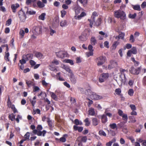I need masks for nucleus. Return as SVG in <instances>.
Segmentation results:
<instances>
[{
	"instance_id": "nucleus-1",
	"label": "nucleus",
	"mask_w": 146,
	"mask_h": 146,
	"mask_svg": "<svg viewBox=\"0 0 146 146\" xmlns=\"http://www.w3.org/2000/svg\"><path fill=\"white\" fill-rule=\"evenodd\" d=\"M80 90L82 93L88 95L92 100H98L102 98V96L92 92L90 89H88V90L86 91V90L85 89L81 88L80 89Z\"/></svg>"
},
{
	"instance_id": "nucleus-2",
	"label": "nucleus",
	"mask_w": 146,
	"mask_h": 146,
	"mask_svg": "<svg viewBox=\"0 0 146 146\" xmlns=\"http://www.w3.org/2000/svg\"><path fill=\"white\" fill-rule=\"evenodd\" d=\"M114 15L117 18H120L121 20H125L126 18L125 13L123 11L118 10L114 12Z\"/></svg>"
},
{
	"instance_id": "nucleus-3",
	"label": "nucleus",
	"mask_w": 146,
	"mask_h": 146,
	"mask_svg": "<svg viewBox=\"0 0 146 146\" xmlns=\"http://www.w3.org/2000/svg\"><path fill=\"white\" fill-rule=\"evenodd\" d=\"M121 73L120 77V80L121 84H124L127 81V79L126 76V73H127V71L123 69H120V70Z\"/></svg>"
},
{
	"instance_id": "nucleus-4",
	"label": "nucleus",
	"mask_w": 146,
	"mask_h": 146,
	"mask_svg": "<svg viewBox=\"0 0 146 146\" xmlns=\"http://www.w3.org/2000/svg\"><path fill=\"white\" fill-rule=\"evenodd\" d=\"M18 17L20 18L21 21L22 22L25 21L26 18V15L25 13L21 9L18 13Z\"/></svg>"
},
{
	"instance_id": "nucleus-5",
	"label": "nucleus",
	"mask_w": 146,
	"mask_h": 146,
	"mask_svg": "<svg viewBox=\"0 0 146 146\" xmlns=\"http://www.w3.org/2000/svg\"><path fill=\"white\" fill-rule=\"evenodd\" d=\"M97 16L98 15L97 13L96 12H94L93 13L92 15L91 16L90 19H88V21L90 23V27H92L94 22L95 18L96 17H97Z\"/></svg>"
},
{
	"instance_id": "nucleus-6",
	"label": "nucleus",
	"mask_w": 146,
	"mask_h": 146,
	"mask_svg": "<svg viewBox=\"0 0 146 146\" xmlns=\"http://www.w3.org/2000/svg\"><path fill=\"white\" fill-rule=\"evenodd\" d=\"M105 58L104 56H101L97 58V65L101 66L105 62Z\"/></svg>"
},
{
	"instance_id": "nucleus-7",
	"label": "nucleus",
	"mask_w": 146,
	"mask_h": 146,
	"mask_svg": "<svg viewBox=\"0 0 146 146\" xmlns=\"http://www.w3.org/2000/svg\"><path fill=\"white\" fill-rule=\"evenodd\" d=\"M56 54L57 57L60 58L65 57L66 56V53L62 51L56 52Z\"/></svg>"
},
{
	"instance_id": "nucleus-8",
	"label": "nucleus",
	"mask_w": 146,
	"mask_h": 146,
	"mask_svg": "<svg viewBox=\"0 0 146 146\" xmlns=\"http://www.w3.org/2000/svg\"><path fill=\"white\" fill-rule=\"evenodd\" d=\"M70 79L71 83L73 84H75L77 81L76 77H75L73 73L70 74Z\"/></svg>"
},
{
	"instance_id": "nucleus-9",
	"label": "nucleus",
	"mask_w": 146,
	"mask_h": 146,
	"mask_svg": "<svg viewBox=\"0 0 146 146\" xmlns=\"http://www.w3.org/2000/svg\"><path fill=\"white\" fill-rule=\"evenodd\" d=\"M19 5L18 3L13 4L11 5V8L12 11L14 13H15L16 12V9L19 7Z\"/></svg>"
},
{
	"instance_id": "nucleus-10",
	"label": "nucleus",
	"mask_w": 146,
	"mask_h": 146,
	"mask_svg": "<svg viewBox=\"0 0 146 146\" xmlns=\"http://www.w3.org/2000/svg\"><path fill=\"white\" fill-rule=\"evenodd\" d=\"M80 15H78L77 16H75L74 17V18L75 19L77 20H80L81 19L82 17L85 16L86 15V13L84 12L83 11H82Z\"/></svg>"
},
{
	"instance_id": "nucleus-11",
	"label": "nucleus",
	"mask_w": 146,
	"mask_h": 146,
	"mask_svg": "<svg viewBox=\"0 0 146 146\" xmlns=\"http://www.w3.org/2000/svg\"><path fill=\"white\" fill-rule=\"evenodd\" d=\"M82 11H84L83 9L80 7H77L75 8V12L76 14V15H78Z\"/></svg>"
},
{
	"instance_id": "nucleus-12",
	"label": "nucleus",
	"mask_w": 146,
	"mask_h": 146,
	"mask_svg": "<svg viewBox=\"0 0 146 146\" xmlns=\"http://www.w3.org/2000/svg\"><path fill=\"white\" fill-rule=\"evenodd\" d=\"M36 13V12L35 11H34L33 10L29 9L27 8V10L26 12V14L27 15H32L35 14Z\"/></svg>"
},
{
	"instance_id": "nucleus-13",
	"label": "nucleus",
	"mask_w": 146,
	"mask_h": 146,
	"mask_svg": "<svg viewBox=\"0 0 146 146\" xmlns=\"http://www.w3.org/2000/svg\"><path fill=\"white\" fill-rule=\"evenodd\" d=\"M102 122L103 123H105L108 121V119L105 115L104 114L101 116Z\"/></svg>"
},
{
	"instance_id": "nucleus-14",
	"label": "nucleus",
	"mask_w": 146,
	"mask_h": 146,
	"mask_svg": "<svg viewBox=\"0 0 146 146\" xmlns=\"http://www.w3.org/2000/svg\"><path fill=\"white\" fill-rule=\"evenodd\" d=\"M119 42L118 41L114 42L112 44V46L111 47V48L112 50H115V49L117 46L119 44Z\"/></svg>"
},
{
	"instance_id": "nucleus-15",
	"label": "nucleus",
	"mask_w": 146,
	"mask_h": 146,
	"mask_svg": "<svg viewBox=\"0 0 146 146\" xmlns=\"http://www.w3.org/2000/svg\"><path fill=\"white\" fill-rule=\"evenodd\" d=\"M90 43L92 45H94L97 43V40L95 37L92 36L90 39Z\"/></svg>"
},
{
	"instance_id": "nucleus-16",
	"label": "nucleus",
	"mask_w": 146,
	"mask_h": 146,
	"mask_svg": "<svg viewBox=\"0 0 146 146\" xmlns=\"http://www.w3.org/2000/svg\"><path fill=\"white\" fill-rule=\"evenodd\" d=\"M99 122V121L96 118H94L92 119V124L94 126H96L98 125Z\"/></svg>"
},
{
	"instance_id": "nucleus-17",
	"label": "nucleus",
	"mask_w": 146,
	"mask_h": 146,
	"mask_svg": "<svg viewBox=\"0 0 146 146\" xmlns=\"http://www.w3.org/2000/svg\"><path fill=\"white\" fill-rule=\"evenodd\" d=\"M140 70V68H139L136 69L133 68L131 73L135 74L137 75L139 74Z\"/></svg>"
},
{
	"instance_id": "nucleus-18",
	"label": "nucleus",
	"mask_w": 146,
	"mask_h": 146,
	"mask_svg": "<svg viewBox=\"0 0 146 146\" xmlns=\"http://www.w3.org/2000/svg\"><path fill=\"white\" fill-rule=\"evenodd\" d=\"M129 119L130 120V121L129 122H131L132 123H134L136 121L135 118L134 117L132 116H129Z\"/></svg>"
},
{
	"instance_id": "nucleus-19",
	"label": "nucleus",
	"mask_w": 146,
	"mask_h": 146,
	"mask_svg": "<svg viewBox=\"0 0 146 146\" xmlns=\"http://www.w3.org/2000/svg\"><path fill=\"white\" fill-rule=\"evenodd\" d=\"M77 1L82 4L84 7L86 6L88 3V0H77Z\"/></svg>"
},
{
	"instance_id": "nucleus-20",
	"label": "nucleus",
	"mask_w": 146,
	"mask_h": 146,
	"mask_svg": "<svg viewBox=\"0 0 146 146\" xmlns=\"http://www.w3.org/2000/svg\"><path fill=\"white\" fill-rule=\"evenodd\" d=\"M33 34L32 35L31 38L33 39H34L36 38V36L38 35L39 33L38 32L36 31V30L33 31Z\"/></svg>"
},
{
	"instance_id": "nucleus-21",
	"label": "nucleus",
	"mask_w": 146,
	"mask_h": 146,
	"mask_svg": "<svg viewBox=\"0 0 146 146\" xmlns=\"http://www.w3.org/2000/svg\"><path fill=\"white\" fill-rule=\"evenodd\" d=\"M89 114L90 115L94 116L95 115V111L94 109L90 108L88 110Z\"/></svg>"
},
{
	"instance_id": "nucleus-22",
	"label": "nucleus",
	"mask_w": 146,
	"mask_h": 146,
	"mask_svg": "<svg viewBox=\"0 0 146 146\" xmlns=\"http://www.w3.org/2000/svg\"><path fill=\"white\" fill-rule=\"evenodd\" d=\"M63 68L66 71L68 72L70 74L72 73V72L70 68L67 66H66L65 65H63Z\"/></svg>"
},
{
	"instance_id": "nucleus-23",
	"label": "nucleus",
	"mask_w": 146,
	"mask_h": 146,
	"mask_svg": "<svg viewBox=\"0 0 146 146\" xmlns=\"http://www.w3.org/2000/svg\"><path fill=\"white\" fill-rule=\"evenodd\" d=\"M46 14L45 13H42L38 17V19L44 21L45 19Z\"/></svg>"
},
{
	"instance_id": "nucleus-24",
	"label": "nucleus",
	"mask_w": 146,
	"mask_h": 146,
	"mask_svg": "<svg viewBox=\"0 0 146 146\" xmlns=\"http://www.w3.org/2000/svg\"><path fill=\"white\" fill-rule=\"evenodd\" d=\"M46 132V131L45 130H43L42 131H38L37 134L39 136H40L42 135L43 136H44Z\"/></svg>"
},
{
	"instance_id": "nucleus-25",
	"label": "nucleus",
	"mask_w": 146,
	"mask_h": 146,
	"mask_svg": "<svg viewBox=\"0 0 146 146\" xmlns=\"http://www.w3.org/2000/svg\"><path fill=\"white\" fill-rule=\"evenodd\" d=\"M59 64V61L57 59H54L50 63L51 64L53 65H57Z\"/></svg>"
},
{
	"instance_id": "nucleus-26",
	"label": "nucleus",
	"mask_w": 146,
	"mask_h": 146,
	"mask_svg": "<svg viewBox=\"0 0 146 146\" xmlns=\"http://www.w3.org/2000/svg\"><path fill=\"white\" fill-rule=\"evenodd\" d=\"M35 56L39 59H41L43 56L42 54L40 52H36L35 54Z\"/></svg>"
},
{
	"instance_id": "nucleus-27",
	"label": "nucleus",
	"mask_w": 146,
	"mask_h": 146,
	"mask_svg": "<svg viewBox=\"0 0 146 146\" xmlns=\"http://www.w3.org/2000/svg\"><path fill=\"white\" fill-rule=\"evenodd\" d=\"M65 63L70 64L71 65H73L74 64L73 61L71 59H66L64 61Z\"/></svg>"
},
{
	"instance_id": "nucleus-28",
	"label": "nucleus",
	"mask_w": 146,
	"mask_h": 146,
	"mask_svg": "<svg viewBox=\"0 0 146 146\" xmlns=\"http://www.w3.org/2000/svg\"><path fill=\"white\" fill-rule=\"evenodd\" d=\"M26 56L25 55H23L22 57V59L19 60V62L21 64H23L26 63L25 57Z\"/></svg>"
},
{
	"instance_id": "nucleus-29",
	"label": "nucleus",
	"mask_w": 146,
	"mask_h": 146,
	"mask_svg": "<svg viewBox=\"0 0 146 146\" xmlns=\"http://www.w3.org/2000/svg\"><path fill=\"white\" fill-rule=\"evenodd\" d=\"M60 25L62 27L66 26L67 25V21L65 20L62 21L60 23Z\"/></svg>"
},
{
	"instance_id": "nucleus-30",
	"label": "nucleus",
	"mask_w": 146,
	"mask_h": 146,
	"mask_svg": "<svg viewBox=\"0 0 146 146\" xmlns=\"http://www.w3.org/2000/svg\"><path fill=\"white\" fill-rule=\"evenodd\" d=\"M132 7L133 9L135 10L140 11L141 10V8L139 5H133Z\"/></svg>"
},
{
	"instance_id": "nucleus-31",
	"label": "nucleus",
	"mask_w": 146,
	"mask_h": 146,
	"mask_svg": "<svg viewBox=\"0 0 146 146\" xmlns=\"http://www.w3.org/2000/svg\"><path fill=\"white\" fill-rule=\"evenodd\" d=\"M74 130H78L79 132L82 131L83 129V128L82 127H78L76 125L74 126Z\"/></svg>"
},
{
	"instance_id": "nucleus-32",
	"label": "nucleus",
	"mask_w": 146,
	"mask_h": 146,
	"mask_svg": "<svg viewBox=\"0 0 146 146\" xmlns=\"http://www.w3.org/2000/svg\"><path fill=\"white\" fill-rule=\"evenodd\" d=\"M108 22L109 23H113L114 24L115 23V21L114 19L113 20L112 17H109L108 18Z\"/></svg>"
},
{
	"instance_id": "nucleus-33",
	"label": "nucleus",
	"mask_w": 146,
	"mask_h": 146,
	"mask_svg": "<svg viewBox=\"0 0 146 146\" xmlns=\"http://www.w3.org/2000/svg\"><path fill=\"white\" fill-rule=\"evenodd\" d=\"M26 83L27 85L29 87L32 86L34 84L33 82L32 81L30 80H26Z\"/></svg>"
},
{
	"instance_id": "nucleus-34",
	"label": "nucleus",
	"mask_w": 146,
	"mask_h": 146,
	"mask_svg": "<svg viewBox=\"0 0 146 146\" xmlns=\"http://www.w3.org/2000/svg\"><path fill=\"white\" fill-rule=\"evenodd\" d=\"M50 94L52 98L55 100H57V96L54 92H50Z\"/></svg>"
},
{
	"instance_id": "nucleus-35",
	"label": "nucleus",
	"mask_w": 146,
	"mask_h": 146,
	"mask_svg": "<svg viewBox=\"0 0 146 146\" xmlns=\"http://www.w3.org/2000/svg\"><path fill=\"white\" fill-rule=\"evenodd\" d=\"M37 5L38 7L40 8H43L45 6V5L44 4L42 3L41 1H38L37 2Z\"/></svg>"
},
{
	"instance_id": "nucleus-36",
	"label": "nucleus",
	"mask_w": 146,
	"mask_h": 146,
	"mask_svg": "<svg viewBox=\"0 0 146 146\" xmlns=\"http://www.w3.org/2000/svg\"><path fill=\"white\" fill-rule=\"evenodd\" d=\"M78 138L81 139V141L84 142H86L87 139V137L86 136H80Z\"/></svg>"
},
{
	"instance_id": "nucleus-37",
	"label": "nucleus",
	"mask_w": 146,
	"mask_h": 146,
	"mask_svg": "<svg viewBox=\"0 0 146 146\" xmlns=\"http://www.w3.org/2000/svg\"><path fill=\"white\" fill-rule=\"evenodd\" d=\"M53 66L52 64H50L49 68L50 70L56 72L57 70L55 67Z\"/></svg>"
},
{
	"instance_id": "nucleus-38",
	"label": "nucleus",
	"mask_w": 146,
	"mask_h": 146,
	"mask_svg": "<svg viewBox=\"0 0 146 146\" xmlns=\"http://www.w3.org/2000/svg\"><path fill=\"white\" fill-rule=\"evenodd\" d=\"M93 51H89L86 52V54L87 57H89L90 56H92L93 55Z\"/></svg>"
},
{
	"instance_id": "nucleus-39",
	"label": "nucleus",
	"mask_w": 146,
	"mask_h": 146,
	"mask_svg": "<svg viewBox=\"0 0 146 146\" xmlns=\"http://www.w3.org/2000/svg\"><path fill=\"white\" fill-rule=\"evenodd\" d=\"M9 52H5V58L6 61H9Z\"/></svg>"
},
{
	"instance_id": "nucleus-40",
	"label": "nucleus",
	"mask_w": 146,
	"mask_h": 146,
	"mask_svg": "<svg viewBox=\"0 0 146 146\" xmlns=\"http://www.w3.org/2000/svg\"><path fill=\"white\" fill-rule=\"evenodd\" d=\"M9 118L11 121H13L15 119V116L13 113H12L9 115Z\"/></svg>"
},
{
	"instance_id": "nucleus-41",
	"label": "nucleus",
	"mask_w": 146,
	"mask_h": 146,
	"mask_svg": "<svg viewBox=\"0 0 146 146\" xmlns=\"http://www.w3.org/2000/svg\"><path fill=\"white\" fill-rule=\"evenodd\" d=\"M101 19L100 18H99L96 21L94 25L96 26H99L101 23Z\"/></svg>"
},
{
	"instance_id": "nucleus-42",
	"label": "nucleus",
	"mask_w": 146,
	"mask_h": 146,
	"mask_svg": "<svg viewBox=\"0 0 146 146\" xmlns=\"http://www.w3.org/2000/svg\"><path fill=\"white\" fill-rule=\"evenodd\" d=\"M80 40L82 41H86L87 38L84 35H82L79 37Z\"/></svg>"
},
{
	"instance_id": "nucleus-43",
	"label": "nucleus",
	"mask_w": 146,
	"mask_h": 146,
	"mask_svg": "<svg viewBox=\"0 0 146 146\" xmlns=\"http://www.w3.org/2000/svg\"><path fill=\"white\" fill-rule=\"evenodd\" d=\"M47 121L48 123V124L50 127L51 128H52V121L50 120L49 118H47Z\"/></svg>"
},
{
	"instance_id": "nucleus-44",
	"label": "nucleus",
	"mask_w": 146,
	"mask_h": 146,
	"mask_svg": "<svg viewBox=\"0 0 146 146\" xmlns=\"http://www.w3.org/2000/svg\"><path fill=\"white\" fill-rule=\"evenodd\" d=\"M109 126L112 129H114L116 128L117 129V126L115 123L110 124Z\"/></svg>"
},
{
	"instance_id": "nucleus-45",
	"label": "nucleus",
	"mask_w": 146,
	"mask_h": 146,
	"mask_svg": "<svg viewBox=\"0 0 146 146\" xmlns=\"http://www.w3.org/2000/svg\"><path fill=\"white\" fill-rule=\"evenodd\" d=\"M128 95L130 96H133L134 93V91L132 89H129L128 90Z\"/></svg>"
},
{
	"instance_id": "nucleus-46",
	"label": "nucleus",
	"mask_w": 146,
	"mask_h": 146,
	"mask_svg": "<svg viewBox=\"0 0 146 146\" xmlns=\"http://www.w3.org/2000/svg\"><path fill=\"white\" fill-rule=\"evenodd\" d=\"M109 75L108 73H103L102 74V77L105 80L108 77Z\"/></svg>"
},
{
	"instance_id": "nucleus-47",
	"label": "nucleus",
	"mask_w": 146,
	"mask_h": 146,
	"mask_svg": "<svg viewBox=\"0 0 146 146\" xmlns=\"http://www.w3.org/2000/svg\"><path fill=\"white\" fill-rule=\"evenodd\" d=\"M132 53L133 54H136L137 52V50L135 47H133L131 50Z\"/></svg>"
},
{
	"instance_id": "nucleus-48",
	"label": "nucleus",
	"mask_w": 146,
	"mask_h": 146,
	"mask_svg": "<svg viewBox=\"0 0 146 146\" xmlns=\"http://www.w3.org/2000/svg\"><path fill=\"white\" fill-rule=\"evenodd\" d=\"M60 13L61 14V16L62 18H63L66 15V12L64 10H62L60 11Z\"/></svg>"
},
{
	"instance_id": "nucleus-49",
	"label": "nucleus",
	"mask_w": 146,
	"mask_h": 146,
	"mask_svg": "<svg viewBox=\"0 0 146 146\" xmlns=\"http://www.w3.org/2000/svg\"><path fill=\"white\" fill-rule=\"evenodd\" d=\"M84 122L85 123V125L86 126H89L90 124V122L89 121V119L86 118L84 120Z\"/></svg>"
},
{
	"instance_id": "nucleus-50",
	"label": "nucleus",
	"mask_w": 146,
	"mask_h": 146,
	"mask_svg": "<svg viewBox=\"0 0 146 146\" xmlns=\"http://www.w3.org/2000/svg\"><path fill=\"white\" fill-rule=\"evenodd\" d=\"M74 123L76 125H82V122L81 121H79V120L77 119L75 120Z\"/></svg>"
},
{
	"instance_id": "nucleus-51",
	"label": "nucleus",
	"mask_w": 146,
	"mask_h": 146,
	"mask_svg": "<svg viewBox=\"0 0 146 146\" xmlns=\"http://www.w3.org/2000/svg\"><path fill=\"white\" fill-rule=\"evenodd\" d=\"M99 134L101 136H106V133L103 130H100L99 132Z\"/></svg>"
},
{
	"instance_id": "nucleus-52",
	"label": "nucleus",
	"mask_w": 146,
	"mask_h": 146,
	"mask_svg": "<svg viewBox=\"0 0 146 146\" xmlns=\"http://www.w3.org/2000/svg\"><path fill=\"white\" fill-rule=\"evenodd\" d=\"M9 108H11L14 113H15L17 112V109H16L15 106L14 105H12Z\"/></svg>"
},
{
	"instance_id": "nucleus-53",
	"label": "nucleus",
	"mask_w": 146,
	"mask_h": 146,
	"mask_svg": "<svg viewBox=\"0 0 146 146\" xmlns=\"http://www.w3.org/2000/svg\"><path fill=\"white\" fill-rule=\"evenodd\" d=\"M30 133L28 132H27L24 135V138L26 139V140L27 139H29L30 137Z\"/></svg>"
},
{
	"instance_id": "nucleus-54",
	"label": "nucleus",
	"mask_w": 146,
	"mask_h": 146,
	"mask_svg": "<svg viewBox=\"0 0 146 146\" xmlns=\"http://www.w3.org/2000/svg\"><path fill=\"white\" fill-rule=\"evenodd\" d=\"M104 47L107 48H109L110 47L109 42L108 41H105L104 43Z\"/></svg>"
},
{
	"instance_id": "nucleus-55",
	"label": "nucleus",
	"mask_w": 146,
	"mask_h": 146,
	"mask_svg": "<svg viewBox=\"0 0 146 146\" xmlns=\"http://www.w3.org/2000/svg\"><path fill=\"white\" fill-rule=\"evenodd\" d=\"M25 32L23 30H20L19 32L20 35L21 36V38H22L25 35Z\"/></svg>"
},
{
	"instance_id": "nucleus-56",
	"label": "nucleus",
	"mask_w": 146,
	"mask_h": 146,
	"mask_svg": "<svg viewBox=\"0 0 146 146\" xmlns=\"http://www.w3.org/2000/svg\"><path fill=\"white\" fill-rule=\"evenodd\" d=\"M124 34L123 33H121L119 35L118 38L119 39H122L124 36Z\"/></svg>"
},
{
	"instance_id": "nucleus-57",
	"label": "nucleus",
	"mask_w": 146,
	"mask_h": 146,
	"mask_svg": "<svg viewBox=\"0 0 146 146\" xmlns=\"http://www.w3.org/2000/svg\"><path fill=\"white\" fill-rule=\"evenodd\" d=\"M136 16V14L135 13L133 14H129V17L130 18L134 19Z\"/></svg>"
},
{
	"instance_id": "nucleus-58",
	"label": "nucleus",
	"mask_w": 146,
	"mask_h": 146,
	"mask_svg": "<svg viewBox=\"0 0 146 146\" xmlns=\"http://www.w3.org/2000/svg\"><path fill=\"white\" fill-rule=\"evenodd\" d=\"M123 119L125 121H127L128 118L126 114H124L122 116Z\"/></svg>"
},
{
	"instance_id": "nucleus-59",
	"label": "nucleus",
	"mask_w": 146,
	"mask_h": 146,
	"mask_svg": "<svg viewBox=\"0 0 146 146\" xmlns=\"http://www.w3.org/2000/svg\"><path fill=\"white\" fill-rule=\"evenodd\" d=\"M130 107L132 111H135L136 110V108L135 105L133 104H131Z\"/></svg>"
},
{
	"instance_id": "nucleus-60",
	"label": "nucleus",
	"mask_w": 146,
	"mask_h": 146,
	"mask_svg": "<svg viewBox=\"0 0 146 146\" xmlns=\"http://www.w3.org/2000/svg\"><path fill=\"white\" fill-rule=\"evenodd\" d=\"M129 40L131 42H134L135 41V39H134L133 35H130V37Z\"/></svg>"
},
{
	"instance_id": "nucleus-61",
	"label": "nucleus",
	"mask_w": 146,
	"mask_h": 146,
	"mask_svg": "<svg viewBox=\"0 0 146 146\" xmlns=\"http://www.w3.org/2000/svg\"><path fill=\"white\" fill-rule=\"evenodd\" d=\"M22 119V116L19 115H18L17 116L16 118V121H17V123H19V119Z\"/></svg>"
},
{
	"instance_id": "nucleus-62",
	"label": "nucleus",
	"mask_w": 146,
	"mask_h": 146,
	"mask_svg": "<svg viewBox=\"0 0 146 146\" xmlns=\"http://www.w3.org/2000/svg\"><path fill=\"white\" fill-rule=\"evenodd\" d=\"M121 90L119 88H117L115 90V92L116 94L119 95V94L121 92Z\"/></svg>"
},
{
	"instance_id": "nucleus-63",
	"label": "nucleus",
	"mask_w": 146,
	"mask_h": 146,
	"mask_svg": "<svg viewBox=\"0 0 146 146\" xmlns=\"http://www.w3.org/2000/svg\"><path fill=\"white\" fill-rule=\"evenodd\" d=\"M11 19H9L6 22V25L9 26L11 25Z\"/></svg>"
},
{
	"instance_id": "nucleus-64",
	"label": "nucleus",
	"mask_w": 146,
	"mask_h": 146,
	"mask_svg": "<svg viewBox=\"0 0 146 146\" xmlns=\"http://www.w3.org/2000/svg\"><path fill=\"white\" fill-rule=\"evenodd\" d=\"M36 128L38 131H40L42 129V127L41 125H37Z\"/></svg>"
}]
</instances>
